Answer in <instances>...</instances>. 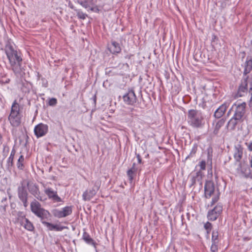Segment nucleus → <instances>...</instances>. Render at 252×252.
Listing matches in <instances>:
<instances>
[{"mask_svg": "<svg viewBox=\"0 0 252 252\" xmlns=\"http://www.w3.org/2000/svg\"><path fill=\"white\" fill-rule=\"evenodd\" d=\"M110 52L112 54H118L121 51V47L118 43L116 41H112L111 45L108 47Z\"/></svg>", "mask_w": 252, "mask_h": 252, "instance_id": "18", "label": "nucleus"}, {"mask_svg": "<svg viewBox=\"0 0 252 252\" xmlns=\"http://www.w3.org/2000/svg\"><path fill=\"white\" fill-rule=\"evenodd\" d=\"M135 163H134L132 165V167L129 169L127 172V175L128 177L129 180L131 182L133 180V177L135 174L137 169L135 168Z\"/></svg>", "mask_w": 252, "mask_h": 252, "instance_id": "24", "label": "nucleus"}, {"mask_svg": "<svg viewBox=\"0 0 252 252\" xmlns=\"http://www.w3.org/2000/svg\"><path fill=\"white\" fill-rule=\"evenodd\" d=\"M31 209L32 212L33 214H36L43 208L41 207V204L37 201L34 200L31 203Z\"/></svg>", "mask_w": 252, "mask_h": 252, "instance_id": "19", "label": "nucleus"}, {"mask_svg": "<svg viewBox=\"0 0 252 252\" xmlns=\"http://www.w3.org/2000/svg\"><path fill=\"white\" fill-rule=\"evenodd\" d=\"M238 170L240 171L246 177H248L251 174L250 169L249 166L242 164L241 162L239 164Z\"/></svg>", "mask_w": 252, "mask_h": 252, "instance_id": "21", "label": "nucleus"}, {"mask_svg": "<svg viewBox=\"0 0 252 252\" xmlns=\"http://www.w3.org/2000/svg\"><path fill=\"white\" fill-rule=\"evenodd\" d=\"M198 166L200 167V170H205L206 168V162L205 160H202L199 162Z\"/></svg>", "mask_w": 252, "mask_h": 252, "instance_id": "35", "label": "nucleus"}, {"mask_svg": "<svg viewBox=\"0 0 252 252\" xmlns=\"http://www.w3.org/2000/svg\"><path fill=\"white\" fill-rule=\"evenodd\" d=\"M106 73L109 74V73H111V71H109V72L106 71Z\"/></svg>", "mask_w": 252, "mask_h": 252, "instance_id": "47", "label": "nucleus"}, {"mask_svg": "<svg viewBox=\"0 0 252 252\" xmlns=\"http://www.w3.org/2000/svg\"><path fill=\"white\" fill-rule=\"evenodd\" d=\"M83 239L88 244L92 245L96 248V243L91 238L89 234L86 232H84L83 235Z\"/></svg>", "mask_w": 252, "mask_h": 252, "instance_id": "23", "label": "nucleus"}, {"mask_svg": "<svg viewBox=\"0 0 252 252\" xmlns=\"http://www.w3.org/2000/svg\"><path fill=\"white\" fill-rule=\"evenodd\" d=\"M250 163H251V166L252 167V159L250 161Z\"/></svg>", "mask_w": 252, "mask_h": 252, "instance_id": "45", "label": "nucleus"}, {"mask_svg": "<svg viewBox=\"0 0 252 252\" xmlns=\"http://www.w3.org/2000/svg\"><path fill=\"white\" fill-rule=\"evenodd\" d=\"M72 210L71 206H66L62 210L55 209L53 211L54 216L58 218H64L69 216L72 213Z\"/></svg>", "mask_w": 252, "mask_h": 252, "instance_id": "5", "label": "nucleus"}, {"mask_svg": "<svg viewBox=\"0 0 252 252\" xmlns=\"http://www.w3.org/2000/svg\"><path fill=\"white\" fill-rule=\"evenodd\" d=\"M18 197L22 201L23 205L25 207L28 206V195L26 187L23 184H21V186H19L18 188Z\"/></svg>", "mask_w": 252, "mask_h": 252, "instance_id": "6", "label": "nucleus"}, {"mask_svg": "<svg viewBox=\"0 0 252 252\" xmlns=\"http://www.w3.org/2000/svg\"><path fill=\"white\" fill-rule=\"evenodd\" d=\"M55 228V225L53 224H52V225L51 226V228H50V230H54Z\"/></svg>", "mask_w": 252, "mask_h": 252, "instance_id": "44", "label": "nucleus"}, {"mask_svg": "<svg viewBox=\"0 0 252 252\" xmlns=\"http://www.w3.org/2000/svg\"><path fill=\"white\" fill-rule=\"evenodd\" d=\"M19 110V105L16 100H15L11 106L10 114L8 117V120L13 126H18L21 124V117Z\"/></svg>", "mask_w": 252, "mask_h": 252, "instance_id": "3", "label": "nucleus"}, {"mask_svg": "<svg viewBox=\"0 0 252 252\" xmlns=\"http://www.w3.org/2000/svg\"><path fill=\"white\" fill-rule=\"evenodd\" d=\"M48 126L47 125L40 123L36 125L34 129V132L36 136L38 138L45 135L48 132Z\"/></svg>", "mask_w": 252, "mask_h": 252, "instance_id": "7", "label": "nucleus"}, {"mask_svg": "<svg viewBox=\"0 0 252 252\" xmlns=\"http://www.w3.org/2000/svg\"><path fill=\"white\" fill-rule=\"evenodd\" d=\"M5 53L8 59L12 70L17 75H21L22 59L18 52L11 45L5 47Z\"/></svg>", "mask_w": 252, "mask_h": 252, "instance_id": "1", "label": "nucleus"}, {"mask_svg": "<svg viewBox=\"0 0 252 252\" xmlns=\"http://www.w3.org/2000/svg\"><path fill=\"white\" fill-rule=\"evenodd\" d=\"M43 224L45 225L46 226V227L48 228V229L50 230V228H51L52 223L48 222L46 221H43Z\"/></svg>", "mask_w": 252, "mask_h": 252, "instance_id": "40", "label": "nucleus"}, {"mask_svg": "<svg viewBox=\"0 0 252 252\" xmlns=\"http://www.w3.org/2000/svg\"><path fill=\"white\" fill-rule=\"evenodd\" d=\"M24 161V157L23 156L21 155L18 160L17 162V167L19 169H23L24 168L23 163Z\"/></svg>", "mask_w": 252, "mask_h": 252, "instance_id": "29", "label": "nucleus"}, {"mask_svg": "<svg viewBox=\"0 0 252 252\" xmlns=\"http://www.w3.org/2000/svg\"><path fill=\"white\" fill-rule=\"evenodd\" d=\"M57 103V100L55 98H52L50 99L48 104L50 106H55Z\"/></svg>", "mask_w": 252, "mask_h": 252, "instance_id": "33", "label": "nucleus"}, {"mask_svg": "<svg viewBox=\"0 0 252 252\" xmlns=\"http://www.w3.org/2000/svg\"><path fill=\"white\" fill-rule=\"evenodd\" d=\"M219 199V193H218L217 194L212 198L211 205L212 206L215 203H216L218 201Z\"/></svg>", "mask_w": 252, "mask_h": 252, "instance_id": "36", "label": "nucleus"}, {"mask_svg": "<svg viewBox=\"0 0 252 252\" xmlns=\"http://www.w3.org/2000/svg\"><path fill=\"white\" fill-rule=\"evenodd\" d=\"M252 69V60L250 59L247 60L245 63V69L244 71V74L247 75L249 73Z\"/></svg>", "mask_w": 252, "mask_h": 252, "instance_id": "26", "label": "nucleus"}, {"mask_svg": "<svg viewBox=\"0 0 252 252\" xmlns=\"http://www.w3.org/2000/svg\"><path fill=\"white\" fill-rule=\"evenodd\" d=\"M124 101L128 105H133L136 103L137 98L133 90H129L128 92L123 96Z\"/></svg>", "mask_w": 252, "mask_h": 252, "instance_id": "9", "label": "nucleus"}, {"mask_svg": "<svg viewBox=\"0 0 252 252\" xmlns=\"http://www.w3.org/2000/svg\"><path fill=\"white\" fill-rule=\"evenodd\" d=\"M203 173L202 171L199 170L195 173V175L192 177V183L191 185H194L196 181L200 182L202 178Z\"/></svg>", "mask_w": 252, "mask_h": 252, "instance_id": "25", "label": "nucleus"}, {"mask_svg": "<svg viewBox=\"0 0 252 252\" xmlns=\"http://www.w3.org/2000/svg\"><path fill=\"white\" fill-rule=\"evenodd\" d=\"M16 153V151L14 149H13L11 151V154H10V157H13L14 158V155Z\"/></svg>", "mask_w": 252, "mask_h": 252, "instance_id": "43", "label": "nucleus"}, {"mask_svg": "<svg viewBox=\"0 0 252 252\" xmlns=\"http://www.w3.org/2000/svg\"><path fill=\"white\" fill-rule=\"evenodd\" d=\"M136 157L138 159V163H142V159H141V158L140 155L139 154H136Z\"/></svg>", "mask_w": 252, "mask_h": 252, "instance_id": "42", "label": "nucleus"}, {"mask_svg": "<svg viewBox=\"0 0 252 252\" xmlns=\"http://www.w3.org/2000/svg\"><path fill=\"white\" fill-rule=\"evenodd\" d=\"M222 209L221 205L216 206L213 210L208 212L207 216L208 220L212 221L215 220L222 211Z\"/></svg>", "mask_w": 252, "mask_h": 252, "instance_id": "11", "label": "nucleus"}, {"mask_svg": "<svg viewBox=\"0 0 252 252\" xmlns=\"http://www.w3.org/2000/svg\"><path fill=\"white\" fill-rule=\"evenodd\" d=\"M234 105L236 106V109L233 116L241 120H243V117L246 113V103L243 102L238 105L235 104Z\"/></svg>", "mask_w": 252, "mask_h": 252, "instance_id": "8", "label": "nucleus"}, {"mask_svg": "<svg viewBox=\"0 0 252 252\" xmlns=\"http://www.w3.org/2000/svg\"><path fill=\"white\" fill-rule=\"evenodd\" d=\"M70 7L71 8H72V9H73V8H74V7H73V6L72 5H70Z\"/></svg>", "mask_w": 252, "mask_h": 252, "instance_id": "46", "label": "nucleus"}, {"mask_svg": "<svg viewBox=\"0 0 252 252\" xmlns=\"http://www.w3.org/2000/svg\"><path fill=\"white\" fill-rule=\"evenodd\" d=\"M13 157H9L8 159V164L9 165L12 166L13 165Z\"/></svg>", "mask_w": 252, "mask_h": 252, "instance_id": "38", "label": "nucleus"}, {"mask_svg": "<svg viewBox=\"0 0 252 252\" xmlns=\"http://www.w3.org/2000/svg\"><path fill=\"white\" fill-rule=\"evenodd\" d=\"M204 228L207 230V233H209L212 228V224L209 222H206L204 224Z\"/></svg>", "mask_w": 252, "mask_h": 252, "instance_id": "34", "label": "nucleus"}, {"mask_svg": "<svg viewBox=\"0 0 252 252\" xmlns=\"http://www.w3.org/2000/svg\"><path fill=\"white\" fill-rule=\"evenodd\" d=\"M94 184V187L89 189L86 190L83 194L82 197L84 201H89L95 196L101 186V181L97 180L95 182L92 181Z\"/></svg>", "mask_w": 252, "mask_h": 252, "instance_id": "4", "label": "nucleus"}, {"mask_svg": "<svg viewBox=\"0 0 252 252\" xmlns=\"http://www.w3.org/2000/svg\"><path fill=\"white\" fill-rule=\"evenodd\" d=\"M35 215L40 219L42 223L43 221H45V220L48 219L50 216L49 212L44 208L41 209Z\"/></svg>", "mask_w": 252, "mask_h": 252, "instance_id": "20", "label": "nucleus"}, {"mask_svg": "<svg viewBox=\"0 0 252 252\" xmlns=\"http://www.w3.org/2000/svg\"><path fill=\"white\" fill-rule=\"evenodd\" d=\"M227 108V105L226 103H224L220 106L215 112L214 116L216 118H220L221 117Z\"/></svg>", "mask_w": 252, "mask_h": 252, "instance_id": "16", "label": "nucleus"}, {"mask_svg": "<svg viewBox=\"0 0 252 252\" xmlns=\"http://www.w3.org/2000/svg\"><path fill=\"white\" fill-rule=\"evenodd\" d=\"M243 122V120H241L234 116L228 121L227 124V127L230 130H234L237 125L241 124Z\"/></svg>", "mask_w": 252, "mask_h": 252, "instance_id": "15", "label": "nucleus"}, {"mask_svg": "<svg viewBox=\"0 0 252 252\" xmlns=\"http://www.w3.org/2000/svg\"><path fill=\"white\" fill-rule=\"evenodd\" d=\"M63 229V227H60L58 225H55L54 230L57 231H61Z\"/></svg>", "mask_w": 252, "mask_h": 252, "instance_id": "41", "label": "nucleus"}, {"mask_svg": "<svg viewBox=\"0 0 252 252\" xmlns=\"http://www.w3.org/2000/svg\"><path fill=\"white\" fill-rule=\"evenodd\" d=\"M246 145H247L248 150L252 152V142L250 143H246Z\"/></svg>", "mask_w": 252, "mask_h": 252, "instance_id": "39", "label": "nucleus"}, {"mask_svg": "<svg viewBox=\"0 0 252 252\" xmlns=\"http://www.w3.org/2000/svg\"><path fill=\"white\" fill-rule=\"evenodd\" d=\"M244 150V147L240 144L235 145L233 157L237 162H240L243 157Z\"/></svg>", "mask_w": 252, "mask_h": 252, "instance_id": "13", "label": "nucleus"}, {"mask_svg": "<svg viewBox=\"0 0 252 252\" xmlns=\"http://www.w3.org/2000/svg\"><path fill=\"white\" fill-rule=\"evenodd\" d=\"M205 196L209 198L215 191L214 183L212 181H207L204 187Z\"/></svg>", "mask_w": 252, "mask_h": 252, "instance_id": "12", "label": "nucleus"}, {"mask_svg": "<svg viewBox=\"0 0 252 252\" xmlns=\"http://www.w3.org/2000/svg\"><path fill=\"white\" fill-rule=\"evenodd\" d=\"M225 123V120L224 119H221L218 121V122L217 123L214 129V133L216 135L218 134L219 133V131L221 126H222Z\"/></svg>", "mask_w": 252, "mask_h": 252, "instance_id": "27", "label": "nucleus"}, {"mask_svg": "<svg viewBox=\"0 0 252 252\" xmlns=\"http://www.w3.org/2000/svg\"><path fill=\"white\" fill-rule=\"evenodd\" d=\"M250 90H249V93L251 95L250 100L252 101V76L251 77V78L250 79Z\"/></svg>", "mask_w": 252, "mask_h": 252, "instance_id": "37", "label": "nucleus"}, {"mask_svg": "<svg viewBox=\"0 0 252 252\" xmlns=\"http://www.w3.org/2000/svg\"><path fill=\"white\" fill-rule=\"evenodd\" d=\"M93 0H78V2L85 8L90 7L93 4Z\"/></svg>", "mask_w": 252, "mask_h": 252, "instance_id": "28", "label": "nucleus"}, {"mask_svg": "<svg viewBox=\"0 0 252 252\" xmlns=\"http://www.w3.org/2000/svg\"><path fill=\"white\" fill-rule=\"evenodd\" d=\"M30 192L33 194L37 199L43 201L44 199H42V197L39 195L38 189L35 185H33L31 187Z\"/></svg>", "mask_w": 252, "mask_h": 252, "instance_id": "22", "label": "nucleus"}, {"mask_svg": "<svg viewBox=\"0 0 252 252\" xmlns=\"http://www.w3.org/2000/svg\"><path fill=\"white\" fill-rule=\"evenodd\" d=\"M248 77H247L242 81L239 86L238 92L236 94L237 97H241L244 95V94L248 91Z\"/></svg>", "mask_w": 252, "mask_h": 252, "instance_id": "14", "label": "nucleus"}, {"mask_svg": "<svg viewBox=\"0 0 252 252\" xmlns=\"http://www.w3.org/2000/svg\"><path fill=\"white\" fill-rule=\"evenodd\" d=\"M77 13V16L79 19L84 20L86 19V18L87 17V14L86 13H83L82 11H80L79 9H75V10Z\"/></svg>", "mask_w": 252, "mask_h": 252, "instance_id": "30", "label": "nucleus"}, {"mask_svg": "<svg viewBox=\"0 0 252 252\" xmlns=\"http://www.w3.org/2000/svg\"><path fill=\"white\" fill-rule=\"evenodd\" d=\"M219 234L217 231L214 230L212 232V242L219 243Z\"/></svg>", "mask_w": 252, "mask_h": 252, "instance_id": "31", "label": "nucleus"}, {"mask_svg": "<svg viewBox=\"0 0 252 252\" xmlns=\"http://www.w3.org/2000/svg\"><path fill=\"white\" fill-rule=\"evenodd\" d=\"M218 243L212 242V244L211 247V250L212 252H216L218 251Z\"/></svg>", "mask_w": 252, "mask_h": 252, "instance_id": "32", "label": "nucleus"}, {"mask_svg": "<svg viewBox=\"0 0 252 252\" xmlns=\"http://www.w3.org/2000/svg\"><path fill=\"white\" fill-rule=\"evenodd\" d=\"M21 223L24 226L25 229L29 231H33L34 230V226L32 223L29 221V220L25 217H22L20 220Z\"/></svg>", "mask_w": 252, "mask_h": 252, "instance_id": "17", "label": "nucleus"}, {"mask_svg": "<svg viewBox=\"0 0 252 252\" xmlns=\"http://www.w3.org/2000/svg\"><path fill=\"white\" fill-rule=\"evenodd\" d=\"M188 119L189 125L195 128L201 127L204 124L201 112L197 110H189L188 113Z\"/></svg>", "mask_w": 252, "mask_h": 252, "instance_id": "2", "label": "nucleus"}, {"mask_svg": "<svg viewBox=\"0 0 252 252\" xmlns=\"http://www.w3.org/2000/svg\"><path fill=\"white\" fill-rule=\"evenodd\" d=\"M44 192L48 196V198L54 202H60L62 201L61 197L58 195L57 192L54 190L52 188H46L44 190Z\"/></svg>", "mask_w": 252, "mask_h": 252, "instance_id": "10", "label": "nucleus"}]
</instances>
